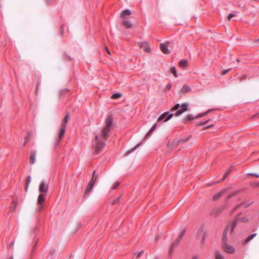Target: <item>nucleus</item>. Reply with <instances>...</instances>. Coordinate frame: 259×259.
Returning <instances> with one entry per match:
<instances>
[{
	"label": "nucleus",
	"mask_w": 259,
	"mask_h": 259,
	"mask_svg": "<svg viewBox=\"0 0 259 259\" xmlns=\"http://www.w3.org/2000/svg\"><path fill=\"white\" fill-rule=\"evenodd\" d=\"M64 55L67 57L69 61L71 60V58L70 56H68L66 53L64 54Z\"/></svg>",
	"instance_id": "nucleus-48"
},
{
	"label": "nucleus",
	"mask_w": 259,
	"mask_h": 259,
	"mask_svg": "<svg viewBox=\"0 0 259 259\" xmlns=\"http://www.w3.org/2000/svg\"><path fill=\"white\" fill-rule=\"evenodd\" d=\"M13 204H14V207L13 209H15V208H16V206H17V201H16L15 199H13Z\"/></svg>",
	"instance_id": "nucleus-44"
},
{
	"label": "nucleus",
	"mask_w": 259,
	"mask_h": 259,
	"mask_svg": "<svg viewBox=\"0 0 259 259\" xmlns=\"http://www.w3.org/2000/svg\"><path fill=\"white\" fill-rule=\"evenodd\" d=\"M122 25H124L127 28H130L132 26V24L129 20L123 21L122 22Z\"/></svg>",
	"instance_id": "nucleus-21"
},
{
	"label": "nucleus",
	"mask_w": 259,
	"mask_h": 259,
	"mask_svg": "<svg viewBox=\"0 0 259 259\" xmlns=\"http://www.w3.org/2000/svg\"><path fill=\"white\" fill-rule=\"evenodd\" d=\"M119 184H120L119 182H115V184L112 186L111 189L112 190L116 189L119 185Z\"/></svg>",
	"instance_id": "nucleus-34"
},
{
	"label": "nucleus",
	"mask_w": 259,
	"mask_h": 259,
	"mask_svg": "<svg viewBox=\"0 0 259 259\" xmlns=\"http://www.w3.org/2000/svg\"><path fill=\"white\" fill-rule=\"evenodd\" d=\"M213 126V124H211V125H208L207 126L205 127V128L206 129H208V128H209Z\"/></svg>",
	"instance_id": "nucleus-52"
},
{
	"label": "nucleus",
	"mask_w": 259,
	"mask_h": 259,
	"mask_svg": "<svg viewBox=\"0 0 259 259\" xmlns=\"http://www.w3.org/2000/svg\"><path fill=\"white\" fill-rule=\"evenodd\" d=\"M225 191H225L219 192L214 195L213 197V200H217L219 199L223 195Z\"/></svg>",
	"instance_id": "nucleus-20"
},
{
	"label": "nucleus",
	"mask_w": 259,
	"mask_h": 259,
	"mask_svg": "<svg viewBox=\"0 0 259 259\" xmlns=\"http://www.w3.org/2000/svg\"><path fill=\"white\" fill-rule=\"evenodd\" d=\"M97 178L98 175L97 174L96 171L94 170L93 173L92 178L85 189V194L90 193L92 191V189L95 184L96 181L97 180Z\"/></svg>",
	"instance_id": "nucleus-4"
},
{
	"label": "nucleus",
	"mask_w": 259,
	"mask_h": 259,
	"mask_svg": "<svg viewBox=\"0 0 259 259\" xmlns=\"http://www.w3.org/2000/svg\"><path fill=\"white\" fill-rule=\"evenodd\" d=\"M13 244H14V242H12L11 243V245H13Z\"/></svg>",
	"instance_id": "nucleus-62"
},
{
	"label": "nucleus",
	"mask_w": 259,
	"mask_h": 259,
	"mask_svg": "<svg viewBox=\"0 0 259 259\" xmlns=\"http://www.w3.org/2000/svg\"><path fill=\"white\" fill-rule=\"evenodd\" d=\"M39 206L37 208V211H40L42 208V205H38Z\"/></svg>",
	"instance_id": "nucleus-46"
},
{
	"label": "nucleus",
	"mask_w": 259,
	"mask_h": 259,
	"mask_svg": "<svg viewBox=\"0 0 259 259\" xmlns=\"http://www.w3.org/2000/svg\"><path fill=\"white\" fill-rule=\"evenodd\" d=\"M65 128H66V127H64V126H60V131H59V135H58V139L59 140H60L62 138V137L64 136V135L65 134Z\"/></svg>",
	"instance_id": "nucleus-15"
},
{
	"label": "nucleus",
	"mask_w": 259,
	"mask_h": 259,
	"mask_svg": "<svg viewBox=\"0 0 259 259\" xmlns=\"http://www.w3.org/2000/svg\"><path fill=\"white\" fill-rule=\"evenodd\" d=\"M254 42H258V44H257V46H259V38L258 39H255L254 40Z\"/></svg>",
	"instance_id": "nucleus-54"
},
{
	"label": "nucleus",
	"mask_w": 259,
	"mask_h": 259,
	"mask_svg": "<svg viewBox=\"0 0 259 259\" xmlns=\"http://www.w3.org/2000/svg\"><path fill=\"white\" fill-rule=\"evenodd\" d=\"M189 139V138H186V139H181L178 141H175V145H178V144L180 143H184V142H187V141H188Z\"/></svg>",
	"instance_id": "nucleus-27"
},
{
	"label": "nucleus",
	"mask_w": 259,
	"mask_h": 259,
	"mask_svg": "<svg viewBox=\"0 0 259 259\" xmlns=\"http://www.w3.org/2000/svg\"><path fill=\"white\" fill-rule=\"evenodd\" d=\"M170 72L172 73L175 77H177L178 76L177 70L175 67H171L170 68Z\"/></svg>",
	"instance_id": "nucleus-28"
},
{
	"label": "nucleus",
	"mask_w": 259,
	"mask_h": 259,
	"mask_svg": "<svg viewBox=\"0 0 259 259\" xmlns=\"http://www.w3.org/2000/svg\"><path fill=\"white\" fill-rule=\"evenodd\" d=\"M55 253V250L54 249L51 250L50 251V253H51L52 255H53Z\"/></svg>",
	"instance_id": "nucleus-51"
},
{
	"label": "nucleus",
	"mask_w": 259,
	"mask_h": 259,
	"mask_svg": "<svg viewBox=\"0 0 259 259\" xmlns=\"http://www.w3.org/2000/svg\"><path fill=\"white\" fill-rule=\"evenodd\" d=\"M210 120V119H208L204 121H203L204 122V124L205 125V124H207Z\"/></svg>",
	"instance_id": "nucleus-53"
},
{
	"label": "nucleus",
	"mask_w": 259,
	"mask_h": 259,
	"mask_svg": "<svg viewBox=\"0 0 259 259\" xmlns=\"http://www.w3.org/2000/svg\"><path fill=\"white\" fill-rule=\"evenodd\" d=\"M237 62H240V59L238 58V59H237Z\"/></svg>",
	"instance_id": "nucleus-60"
},
{
	"label": "nucleus",
	"mask_w": 259,
	"mask_h": 259,
	"mask_svg": "<svg viewBox=\"0 0 259 259\" xmlns=\"http://www.w3.org/2000/svg\"><path fill=\"white\" fill-rule=\"evenodd\" d=\"M231 171V169L228 170L226 172V173L225 174V175H227V176H228L230 174Z\"/></svg>",
	"instance_id": "nucleus-50"
},
{
	"label": "nucleus",
	"mask_w": 259,
	"mask_h": 259,
	"mask_svg": "<svg viewBox=\"0 0 259 259\" xmlns=\"http://www.w3.org/2000/svg\"><path fill=\"white\" fill-rule=\"evenodd\" d=\"M236 225H237L236 221H234L231 224L227 226L226 229L224 230V231L223 232V237H222L223 242H226V241H227L226 236H227L228 230H230L231 233L233 232L234 231V229Z\"/></svg>",
	"instance_id": "nucleus-5"
},
{
	"label": "nucleus",
	"mask_w": 259,
	"mask_h": 259,
	"mask_svg": "<svg viewBox=\"0 0 259 259\" xmlns=\"http://www.w3.org/2000/svg\"><path fill=\"white\" fill-rule=\"evenodd\" d=\"M69 119V117L68 114H66L65 116V117H64V119L63 120V121H62V122L61 123V126H64V127H66V124L67 123V122L68 121Z\"/></svg>",
	"instance_id": "nucleus-22"
},
{
	"label": "nucleus",
	"mask_w": 259,
	"mask_h": 259,
	"mask_svg": "<svg viewBox=\"0 0 259 259\" xmlns=\"http://www.w3.org/2000/svg\"><path fill=\"white\" fill-rule=\"evenodd\" d=\"M195 118V117L193 114H190L187 115L184 119V122L187 123L191 120H193Z\"/></svg>",
	"instance_id": "nucleus-16"
},
{
	"label": "nucleus",
	"mask_w": 259,
	"mask_h": 259,
	"mask_svg": "<svg viewBox=\"0 0 259 259\" xmlns=\"http://www.w3.org/2000/svg\"><path fill=\"white\" fill-rule=\"evenodd\" d=\"M121 94L120 93H115L112 95L111 98L113 99H118L121 97Z\"/></svg>",
	"instance_id": "nucleus-31"
},
{
	"label": "nucleus",
	"mask_w": 259,
	"mask_h": 259,
	"mask_svg": "<svg viewBox=\"0 0 259 259\" xmlns=\"http://www.w3.org/2000/svg\"><path fill=\"white\" fill-rule=\"evenodd\" d=\"M157 127V124H154L152 127L150 128V132H153L155 128H156Z\"/></svg>",
	"instance_id": "nucleus-38"
},
{
	"label": "nucleus",
	"mask_w": 259,
	"mask_h": 259,
	"mask_svg": "<svg viewBox=\"0 0 259 259\" xmlns=\"http://www.w3.org/2000/svg\"><path fill=\"white\" fill-rule=\"evenodd\" d=\"M10 259H13V256H11V257L10 258Z\"/></svg>",
	"instance_id": "nucleus-61"
},
{
	"label": "nucleus",
	"mask_w": 259,
	"mask_h": 259,
	"mask_svg": "<svg viewBox=\"0 0 259 259\" xmlns=\"http://www.w3.org/2000/svg\"><path fill=\"white\" fill-rule=\"evenodd\" d=\"M189 104L188 103H184L180 105V104H176L171 109V111L177 110L175 113L176 116H179L184 112L188 110Z\"/></svg>",
	"instance_id": "nucleus-2"
},
{
	"label": "nucleus",
	"mask_w": 259,
	"mask_h": 259,
	"mask_svg": "<svg viewBox=\"0 0 259 259\" xmlns=\"http://www.w3.org/2000/svg\"><path fill=\"white\" fill-rule=\"evenodd\" d=\"M36 246V243L34 245V246H33V249L35 248Z\"/></svg>",
	"instance_id": "nucleus-59"
},
{
	"label": "nucleus",
	"mask_w": 259,
	"mask_h": 259,
	"mask_svg": "<svg viewBox=\"0 0 259 259\" xmlns=\"http://www.w3.org/2000/svg\"><path fill=\"white\" fill-rule=\"evenodd\" d=\"M215 259H225L224 256L221 254L219 251H215Z\"/></svg>",
	"instance_id": "nucleus-24"
},
{
	"label": "nucleus",
	"mask_w": 259,
	"mask_h": 259,
	"mask_svg": "<svg viewBox=\"0 0 259 259\" xmlns=\"http://www.w3.org/2000/svg\"><path fill=\"white\" fill-rule=\"evenodd\" d=\"M199 258H200V256H199V255H198L197 254L193 255L191 257V259H199Z\"/></svg>",
	"instance_id": "nucleus-40"
},
{
	"label": "nucleus",
	"mask_w": 259,
	"mask_h": 259,
	"mask_svg": "<svg viewBox=\"0 0 259 259\" xmlns=\"http://www.w3.org/2000/svg\"><path fill=\"white\" fill-rule=\"evenodd\" d=\"M211 110H212L211 109H210V110H207L206 112H203L201 113H199L195 117V118H199L202 117L203 116H204L207 115Z\"/></svg>",
	"instance_id": "nucleus-25"
},
{
	"label": "nucleus",
	"mask_w": 259,
	"mask_h": 259,
	"mask_svg": "<svg viewBox=\"0 0 259 259\" xmlns=\"http://www.w3.org/2000/svg\"><path fill=\"white\" fill-rule=\"evenodd\" d=\"M36 151L35 150L31 151L29 160L31 164H34L35 162Z\"/></svg>",
	"instance_id": "nucleus-12"
},
{
	"label": "nucleus",
	"mask_w": 259,
	"mask_h": 259,
	"mask_svg": "<svg viewBox=\"0 0 259 259\" xmlns=\"http://www.w3.org/2000/svg\"><path fill=\"white\" fill-rule=\"evenodd\" d=\"M248 175L253 176H255L256 177L259 178V175L255 174V173H249V174H248Z\"/></svg>",
	"instance_id": "nucleus-41"
},
{
	"label": "nucleus",
	"mask_w": 259,
	"mask_h": 259,
	"mask_svg": "<svg viewBox=\"0 0 259 259\" xmlns=\"http://www.w3.org/2000/svg\"><path fill=\"white\" fill-rule=\"evenodd\" d=\"M141 143H140L138 144L136 146H135L134 147L131 148V149H130L127 151H126V152L125 153L124 155L125 156L128 155L130 154H131V153L134 152L136 149H137L141 145Z\"/></svg>",
	"instance_id": "nucleus-18"
},
{
	"label": "nucleus",
	"mask_w": 259,
	"mask_h": 259,
	"mask_svg": "<svg viewBox=\"0 0 259 259\" xmlns=\"http://www.w3.org/2000/svg\"><path fill=\"white\" fill-rule=\"evenodd\" d=\"M231 70V68H229V69H226V70H223L222 72H221V74L222 75H224L226 74H227L229 71H230V70Z\"/></svg>",
	"instance_id": "nucleus-36"
},
{
	"label": "nucleus",
	"mask_w": 259,
	"mask_h": 259,
	"mask_svg": "<svg viewBox=\"0 0 259 259\" xmlns=\"http://www.w3.org/2000/svg\"><path fill=\"white\" fill-rule=\"evenodd\" d=\"M141 47L142 48H143L146 52H147V53L150 52V49L149 47V46H148V44L147 42H144L141 43Z\"/></svg>",
	"instance_id": "nucleus-19"
},
{
	"label": "nucleus",
	"mask_w": 259,
	"mask_h": 259,
	"mask_svg": "<svg viewBox=\"0 0 259 259\" xmlns=\"http://www.w3.org/2000/svg\"><path fill=\"white\" fill-rule=\"evenodd\" d=\"M202 235V238L200 243V246L201 248L203 249L205 244V240L208 236V234L206 231H204V226L202 225L198 229L197 233V238Z\"/></svg>",
	"instance_id": "nucleus-3"
},
{
	"label": "nucleus",
	"mask_w": 259,
	"mask_h": 259,
	"mask_svg": "<svg viewBox=\"0 0 259 259\" xmlns=\"http://www.w3.org/2000/svg\"><path fill=\"white\" fill-rule=\"evenodd\" d=\"M188 61L186 59H182L179 62V66L183 68H186L188 66Z\"/></svg>",
	"instance_id": "nucleus-17"
},
{
	"label": "nucleus",
	"mask_w": 259,
	"mask_h": 259,
	"mask_svg": "<svg viewBox=\"0 0 259 259\" xmlns=\"http://www.w3.org/2000/svg\"><path fill=\"white\" fill-rule=\"evenodd\" d=\"M152 132H150V130L149 131V132L146 134L144 140H145L147 138H148L149 137H150Z\"/></svg>",
	"instance_id": "nucleus-37"
},
{
	"label": "nucleus",
	"mask_w": 259,
	"mask_h": 259,
	"mask_svg": "<svg viewBox=\"0 0 259 259\" xmlns=\"http://www.w3.org/2000/svg\"><path fill=\"white\" fill-rule=\"evenodd\" d=\"M240 191V190H238V191H234V192H233L232 193H231L229 196H228V198L227 199H229L234 196H235L238 193H239Z\"/></svg>",
	"instance_id": "nucleus-32"
},
{
	"label": "nucleus",
	"mask_w": 259,
	"mask_h": 259,
	"mask_svg": "<svg viewBox=\"0 0 259 259\" xmlns=\"http://www.w3.org/2000/svg\"><path fill=\"white\" fill-rule=\"evenodd\" d=\"M234 16H235V15H234L233 14H232V13H230V14H229V15H228V19L229 20H231V19L233 17H234Z\"/></svg>",
	"instance_id": "nucleus-42"
},
{
	"label": "nucleus",
	"mask_w": 259,
	"mask_h": 259,
	"mask_svg": "<svg viewBox=\"0 0 259 259\" xmlns=\"http://www.w3.org/2000/svg\"><path fill=\"white\" fill-rule=\"evenodd\" d=\"M203 125H204V122L203 121L199 122L197 123V125L198 126H202Z\"/></svg>",
	"instance_id": "nucleus-47"
},
{
	"label": "nucleus",
	"mask_w": 259,
	"mask_h": 259,
	"mask_svg": "<svg viewBox=\"0 0 259 259\" xmlns=\"http://www.w3.org/2000/svg\"><path fill=\"white\" fill-rule=\"evenodd\" d=\"M121 197V196H118L116 199H115V200H114L112 201V204H115L117 203L120 200Z\"/></svg>",
	"instance_id": "nucleus-35"
},
{
	"label": "nucleus",
	"mask_w": 259,
	"mask_h": 259,
	"mask_svg": "<svg viewBox=\"0 0 259 259\" xmlns=\"http://www.w3.org/2000/svg\"><path fill=\"white\" fill-rule=\"evenodd\" d=\"M191 90V88L187 84H185L180 90V93L186 94Z\"/></svg>",
	"instance_id": "nucleus-14"
},
{
	"label": "nucleus",
	"mask_w": 259,
	"mask_h": 259,
	"mask_svg": "<svg viewBox=\"0 0 259 259\" xmlns=\"http://www.w3.org/2000/svg\"><path fill=\"white\" fill-rule=\"evenodd\" d=\"M159 47L161 52L164 54H168L170 53V51L168 49V46L167 44L161 43Z\"/></svg>",
	"instance_id": "nucleus-10"
},
{
	"label": "nucleus",
	"mask_w": 259,
	"mask_h": 259,
	"mask_svg": "<svg viewBox=\"0 0 259 259\" xmlns=\"http://www.w3.org/2000/svg\"><path fill=\"white\" fill-rule=\"evenodd\" d=\"M227 175H225H225H224V177H223L224 179H226L227 178Z\"/></svg>",
	"instance_id": "nucleus-58"
},
{
	"label": "nucleus",
	"mask_w": 259,
	"mask_h": 259,
	"mask_svg": "<svg viewBox=\"0 0 259 259\" xmlns=\"http://www.w3.org/2000/svg\"><path fill=\"white\" fill-rule=\"evenodd\" d=\"M30 181H31V177L30 176H28L27 178V180H26V187H25V191H27V189H28V186H29V184L30 182Z\"/></svg>",
	"instance_id": "nucleus-30"
},
{
	"label": "nucleus",
	"mask_w": 259,
	"mask_h": 259,
	"mask_svg": "<svg viewBox=\"0 0 259 259\" xmlns=\"http://www.w3.org/2000/svg\"><path fill=\"white\" fill-rule=\"evenodd\" d=\"M49 189L48 185H46L45 181L42 180L39 184V193H45L47 194Z\"/></svg>",
	"instance_id": "nucleus-8"
},
{
	"label": "nucleus",
	"mask_w": 259,
	"mask_h": 259,
	"mask_svg": "<svg viewBox=\"0 0 259 259\" xmlns=\"http://www.w3.org/2000/svg\"><path fill=\"white\" fill-rule=\"evenodd\" d=\"M131 14V12L128 9H125L121 12L120 15L121 18L124 19L125 18L126 16H129Z\"/></svg>",
	"instance_id": "nucleus-13"
},
{
	"label": "nucleus",
	"mask_w": 259,
	"mask_h": 259,
	"mask_svg": "<svg viewBox=\"0 0 259 259\" xmlns=\"http://www.w3.org/2000/svg\"><path fill=\"white\" fill-rule=\"evenodd\" d=\"M60 33L62 36L64 34V29L63 28H61V30H60Z\"/></svg>",
	"instance_id": "nucleus-49"
},
{
	"label": "nucleus",
	"mask_w": 259,
	"mask_h": 259,
	"mask_svg": "<svg viewBox=\"0 0 259 259\" xmlns=\"http://www.w3.org/2000/svg\"><path fill=\"white\" fill-rule=\"evenodd\" d=\"M252 203H250V204H245L244 203H240V204H238L232 210V213H233L237 209H238V208H239L240 206H244V207H248Z\"/></svg>",
	"instance_id": "nucleus-23"
},
{
	"label": "nucleus",
	"mask_w": 259,
	"mask_h": 259,
	"mask_svg": "<svg viewBox=\"0 0 259 259\" xmlns=\"http://www.w3.org/2000/svg\"><path fill=\"white\" fill-rule=\"evenodd\" d=\"M256 236V233H254V234H252L249 235L245 239V242L248 243Z\"/></svg>",
	"instance_id": "nucleus-26"
},
{
	"label": "nucleus",
	"mask_w": 259,
	"mask_h": 259,
	"mask_svg": "<svg viewBox=\"0 0 259 259\" xmlns=\"http://www.w3.org/2000/svg\"><path fill=\"white\" fill-rule=\"evenodd\" d=\"M174 115V114L169 113L168 111L165 112L158 117L157 122H160L161 121L166 122L170 119L173 117Z\"/></svg>",
	"instance_id": "nucleus-7"
},
{
	"label": "nucleus",
	"mask_w": 259,
	"mask_h": 259,
	"mask_svg": "<svg viewBox=\"0 0 259 259\" xmlns=\"http://www.w3.org/2000/svg\"><path fill=\"white\" fill-rule=\"evenodd\" d=\"M247 76L246 75H243L241 78H240V81H242L245 79H246Z\"/></svg>",
	"instance_id": "nucleus-43"
},
{
	"label": "nucleus",
	"mask_w": 259,
	"mask_h": 259,
	"mask_svg": "<svg viewBox=\"0 0 259 259\" xmlns=\"http://www.w3.org/2000/svg\"><path fill=\"white\" fill-rule=\"evenodd\" d=\"M225 180V179H224V178H223L221 181H218V182H217L215 183H219V182H222V181H224V180Z\"/></svg>",
	"instance_id": "nucleus-57"
},
{
	"label": "nucleus",
	"mask_w": 259,
	"mask_h": 259,
	"mask_svg": "<svg viewBox=\"0 0 259 259\" xmlns=\"http://www.w3.org/2000/svg\"><path fill=\"white\" fill-rule=\"evenodd\" d=\"M171 86H172V85H171V83H168V84L166 85V88H165V90H166V91H168V90H169L171 89Z\"/></svg>",
	"instance_id": "nucleus-39"
},
{
	"label": "nucleus",
	"mask_w": 259,
	"mask_h": 259,
	"mask_svg": "<svg viewBox=\"0 0 259 259\" xmlns=\"http://www.w3.org/2000/svg\"><path fill=\"white\" fill-rule=\"evenodd\" d=\"M185 230H184L180 233V234L179 237L177 238L176 241L175 242L173 243L171 245L169 252H168V254L170 256H171L172 252L175 249V248L179 245L182 238L185 235Z\"/></svg>",
	"instance_id": "nucleus-6"
},
{
	"label": "nucleus",
	"mask_w": 259,
	"mask_h": 259,
	"mask_svg": "<svg viewBox=\"0 0 259 259\" xmlns=\"http://www.w3.org/2000/svg\"><path fill=\"white\" fill-rule=\"evenodd\" d=\"M235 221H236L237 223L238 221H241L242 222L245 223V222H246L248 221V219L247 218H246V217L242 218L241 219H239L238 216H237L236 217V220Z\"/></svg>",
	"instance_id": "nucleus-29"
},
{
	"label": "nucleus",
	"mask_w": 259,
	"mask_h": 259,
	"mask_svg": "<svg viewBox=\"0 0 259 259\" xmlns=\"http://www.w3.org/2000/svg\"><path fill=\"white\" fill-rule=\"evenodd\" d=\"M46 194L45 193H39L38 199L37 201V203L38 205H42L45 199H46Z\"/></svg>",
	"instance_id": "nucleus-11"
},
{
	"label": "nucleus",
	"mask_w": 259,
	"mask_h": 259,
	"mask_svg": "<svg viewBox=\"0 0 259 259\" xmlns=\"http://www.w3.org/2000/svg\"><path fill=\"white\" fill-rule=\"evenodd\" d=\"M143 250L140 251L139 252H138L137 255V257H139L140 256H141V255L143 253Z\"/></svg>",
	"instance_id": "nucleus-45"
},
{
	"label": "nucleus",
	"mask_w": 259,
	"mask_h": 259,
	"mask_svg": "<svg viewBox=\"0 0 259 259\" xmlns=\"http://www.w3.org/2000/svg\"><path fill=\"white\" fill-rule=\"evenodd\" d=\"M30 136H31V133H28L27 136L25 137V142L23 145V147H24L25 146V145L26 144V143L28 141V138Z\"/></svg>",
	"instance_id": "nucleus-33"
},
{
	"label": "nucleus",
	"mask_w": 259,
	"mask_h": 259,
	"mask_svg": "<svg viewBox=\"0 0 259 259\" xmlns=\"http://www.w3.org/2000/svg\"><path fill=\"white\" fill-rule=\"evenodd\" d=\"M106 51H107V53L109 54H110V51L109 50V49H108L107 47H106Z\"/></svg>",
	"instance_id": "nucleus-56"
},
{
	"label": "nucleus",
	"mask_w": 259,
	"mask_h": 259,
	"mask_svg": "<svg viewBox=\"0 0 259 259\" xmlns=\"http://www.w3.org/2000/svg\"><path fill=\"white\" fill-rule=\"evenodd\" d=\"M113 126V118L109 115L105 119V126L101 131L99 135H95V140L93 141V146L95 148V152L96 154L100 152L105 146V141L109 136V133Z\"/></svg>",
	"instance_id": "nucleus-1"
},
{
	"label": "nucleus",
	"mask_w": 259,
	"mask_h": 259,
	"mask_svg": "<svg viewBox=\"0 0 259 259\" xmlns=\"http://www.w3.org/2000/svg\"><path fill=\"white\" fill-rule=\"evenodd\" d=\"M223 248L225 251L229 253H233L235 252L234 248L228 244L226 242H223Z\"/></svg>",
	"instance_id": "nucleus-9"
},
{
	"label": "nucleus",
	"mask_w": 259,
	"mask_h": 259,
	"mask_svg": "<svg viewBox=\"0 0 259 259\" xmlns=\"http://www.w3.org/2000/svg\"><path fill=\"white\" fill-rule=\"evenodd\" d=\"M254 186L259 187V182L253 184Z\"/></svg>",
	"instance_id": "nucleus-55"
}]
</instances>
